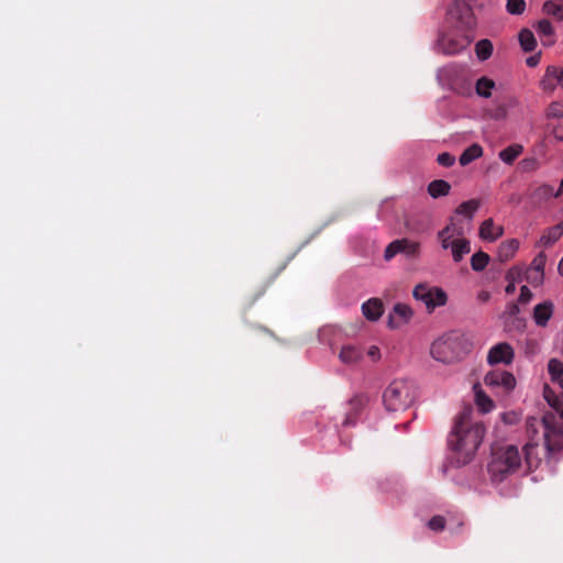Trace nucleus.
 <instances>
[{"label": "nucleus", "mask_w": 563, "mask_h": 563, "mask_svg": "<svg viewBox=\"0 0 563 563\" xmlns=\"http://www.w3.org/2000/svg\"><path fill=\"white\" fill-rule=\"evenodd\" d=\"M540 87L544 92L552 93L558 87L563 89V68L549 66L540 80Z\"/></svg>", "instance_id": "obj_12"}, {"label": "nucleus", "mask_w": 563, "mask_h": 563, "mask_svg": "<svg viewBox=\"0 0 563 563\" xmlns=\"http://www.w3.org/2000/svg\"><path fill=\"white\" fill-rule=\"evenodd\" d=\"M558 269H559V273L563 276V256H562V260L559 263Z\"/></svg>", "instance_id": "obj_49"}, {"label": "nucleus", "mask_w": 563, "mask_h": 563, "mask_svg": "<svg viewBox=\"0 0 563 563\" xmlns=\"http://www.w3.org/2000/svg\"><path fill=\"white\" fill-rule=\"evenodd\" d=\"M519 247V241L510 239L503 242L498 247V256L501 261L510 260Z\"/></svg>", "instance_id": "obj_24"}, {"label": "nucleus", "mask_w": 563, "mask_h": 563, "mask_svg": "<svg viewBox=\"0 0 563 563\" xmlns=\"http://www.w3.org/2000/svg\"><path fill=\"white\" fill-rule=\"evenodd\" d=\"M555 388H558L555 386ZM543 397L545 401L554 408L555 410L560 411L563 408V390L562 389H553L551 386L545 385L543 388Z\"/></svg>", "instance_id": "obj_23"}, {"label": "nucleus", "mask_w": 563, "mask_h": 563, "mask_svg": "<svg viewBox=\"0 0 563 563\" xmlns=\"http://www.w3.org/2000/svg\"><path fill=\"white\" fill-rule=\"evenodd\" d=\"M475 53L479 60H487L493 54V43L487 38L478 41Z\"/></svg>", "instance_id": "obj_30"}, {"label": "nucleus", "mask_w": 563, "mask_h": 563, "mask_svg": "<svg viewBox=\"0 0 563 563\" xmlns=\"http://www.w3.org/2000/svg\"><path fill=\"white\" fill-rule=\"evenodd\" d=\"M420 243L409 239H398L387 245L384 258L390 261L397 254H404L407 257L415 258L420 255Z\"/></svg>", "instance_id": "obj_9"}, {"label": "nucleus", "mask_w": 563, "mask_h": 563, "mask_svg": "<svg viewBox=\"0 0 563 563\" xmlns=\"http://www.w3.org/2000/svg\"><path fill=\"white\" fill-rule=\"evenodd\" d=\"M559 196L563 192V179L560 183V187L558 189Z\"/></svg>", "instance_id": "obj_50"}, {"label": "nucleus", "mask_w": 563, "mask_h": 563, "mask_svg": "<svg viewBox=\"0 0 563 563\" xmlns=\"http://www.w3.org/2000/svg\"><path fill=\"white\" fill-rule=\"evenodd\" d=\"M450 184L442 179L433 180L428 186V192L432 198L446 196L450 192Z\"/></svg>", "instance_id": "obj_27"}, {"label": "nucleus", "mask_w": 563, "mask_h": 563, "mask_svg": "<svg viewBox=\"0 0 563 563\" xmlns=\"http://www.w3.org/2000/svg\"><path fill=\"white\" fill-rule=\"evenodd\" d=\"M366 355L374 363L380 361V358H382L380 349L377 345L368 346V349L366 351Z\"/></svg>", "instance_id": "obj_40"}, {"label": "nucleus", "mask_w": 563, "mask_h": 563, "mask_svg": "<svg viewBox=\"0 0 563 563\" xmlns=\"http://www.w3.org/2000/svg\"><path fill=\"white\" fill-rule=\"evenodd\" d=\"M539 63V56H531L527 59V65L530 67L537 66Z\"/></svg>", "instance_id": "obj_47"}, {"label": "nucleus", "mask_w": 563, "mask_h": 563, "mask_svg": "<svg viewBox=\"0 0 563 563\" xmlns=\"http://www.w3.org/2000/svg\"><path fill=\"white\" fill-rule=\"evenodd\" d=\"M507 11L510 14H521L526 9L525 0H507Z\"/></svg>", "instance_id": "obj_35"}, {"label": "nucleus", "mask_w": 563, "mask_h": 563, "mask_svg": "<svg viewBox=\"0 0 563 563\" xmlns=\"http://www.w3.org/2000/svg\"><path fill=\"white\" fill-rule=\"evenodd\" d=\"M484 384L497 394L510 395L516 386L517 379L512 373L503 369H493L485 374Z\"/></svg>", "instance_id": "obj_8"}, {"label": "nucleus", "mask_w": 563, "mask_h": 563, "mask_svg": "<svg viewBox=\"0 0 563 563\" xmlns=\"http://www.w3.org/2000/svg\"><path fill=\"white\" fill-rule=\"evenodd\" d=\"M517 310H518L517 306H516V305H512V306H511V312H512V313H515Z\"/></svg>", "instance_id": "obj_51"}, {"label": "nucleus", "mask_w": 563, "mask_h": 563, "mask_svg": "<svg viewBox=\"0 0 563 563\" xmlns=\"http://www.w3.org/2000/svg\"><path fill=\"white\" fill-rule=\"evenodd\" d=\"M490 299V294L486 290H482L477 295V300L481 302H487Z\"/></svg>", "instance_id": "obj_45"}, {"label": "nucleus", "mask_w": 563, "mask_h": 563, "mask_svg": "<svg viewBox=\"0 0 563 563\" xmlns=\"http://www.w3.org/2000/svg\"><path fill=\"white\" fill-rule=\"evenodd\" d=\"M490 117L495 120L504 119L506 117V111L500 108L496 112L492 113Z\"/></svg>", "instance_id": "obj_46"}, {"label": "nucleus", "mask_w": 563, "mask_h": 563, "mask_svg": "<svg viewBox=\"0 0 563 563\" xmlns=\"http://www.w3.org/2000/svg\"><path fill=\"white\" fill-rule=\"evenodd\" d=\"M523 152V147L520 144H512L499 152L498 157L505 164H512L519 155Z\"/></svg>", "instance_id": "obj_25"}, {"label": "nucleus", "mask_w": 563, "mask_h": 563, "mask_svg": "<svg viewBox=\"0 0 563 563\" xmlns=\"http://www.w3.org/2000/svg\"><path fill=\"white\" fill-rule=\"evenodd\" d=\"M437 162L444 167H450L454 164L455 157L448 152L441 153L437 157Z\"/></svg>", "instance_id": "obj_39"}, {"label": "nucleus", "mask_w": 563, "mask_h": 563, "mask_svg": "<svg viewBox=\"0 0 563 563\" xmlns=\"http://www.w3.org/2000/svg\"><path fill=\"white\" fill-rule=\"evenodd\" d=\"M468 232V221L451 217L448 224L437 234L441 249L450 251L455 263H460L471 252V242L466 239Z\"/></svg>", "instance_id": "obj_3"}, {"label": "nucleus", "mask_w": 563, "mask_h": 563, "mask_svg": "<svg viewBox=\"0 0 563 563\" xmlns=\"http://www.w3.org/2000/svg\"><path fill=\"white\" fill-rule=\"evenodd\" d=\"M545 115L551 119L563 118V101H553L545 110Z\"/></svg>", "instance_id": "obj_34"}, {"label": "nucleus", "mask_w": 563, "mask_h": 563, "mask_svg": "<svg viewBox=\"0 0 563 563\" xmlns=\"http://www.w3.org/2000/svg\"><path fill=\"white\" fill-rule=\"evenodd\" d=\"M554 416L545 415L542 418H529L527 420V433L530 441L525 445L526 463L529 468H537L542 462L545 452L559 445L560 437L554 426Z\"/></svg>", "instance_id": "obj_2"}, {"label": "nucleus", "mask_w": 563, "mask_h": 563, "mask_svg": "<svg viewBox=\"0 0 563 563\" xmlns=\"http://www.w3.org/2000/svg\"><path fill=\"white\" fill-rule=\"evenodd\" d=\"M472 349L470 339L461 332L451 331L437 338L430 346V355L437 362L454 364L465 357Z\"/></svg>", "instance_id": "obj_4"}, {"label": "nucleus", "mask_w": 563, "mask_h": 563, "mask_svg": "<svg viewBox=\"0 0 563 563\" xmlns=\"http://www.w3.org/2000/svg\"><path fill=\"white\" fill-rule=\"evenodd\" d=\"M485 433V424L474 417L472 410L461 411L448 435L453 463L457 466L468 464L474 459Z\"/></svg>", "instance_id": "obj_1"}, {"label": "nucleus", "mask_w": 563, "mask_h": 563, "mask_svg": "<svg viewBox=\"0 0 563 563\" xmlns=\"http://www.w3.org/2000/svg\"><path fill=\"white\" fill-rule=\"evenodd\" d=\"M532 197L537 201H545L559 197V192L552 186L544 184L536 188Z\"/></svg>", "instance_id": "obj_29"}, {"label": "nucleus", "mask_w": 563, "mask_h": 563, "mask_svg": "<svg viewBox=\"0 0 563 563\" xmlns=\"http://www.w3.org/2000/svg\"><path fill=\"white\" fill-rule=\"evenodd\" d=\"M548 373L551 383L563 390V363L558 358H551L548 363Z\"/></svg>", "instance_id": "obj_21"}, {"label": "nucleus", "mask_w": 563, "mask_h": 563, "mask_svg": "<svg viewBox=\"0 0 563 563\" xmlns=\"http://www.w3.org/2000/svg\"><path fill=\"white\" fill-rule=\"evenodd\" d=\"M532 299V292L531 290L529 289L528 286H522L520 288V296H519V301L521 303H527L529 302L530 300Z\"/></svg>", "instance_id": "obj_43"}, {"label": "nucleus", "mask_w": 563, "mask_h": 563, "mask_svg": "<svg viewBox=\"0 0 563 563\" xmlns=\"http://www.w3.org/2000/svg\"><path fill=\"white\" fill-rule=\"evenodd\" d=\"M362 312L367 320L377 321L384 312L383 303L376 298L368 299L362 305Z\"/></svg>", "instance_id": "obj_19"}, {"label": "nucleus", "mask_w": 563, "mask_h": 563, "mask_svg": "<svg viewBox=\"0 0 563 563\" xmlns=\"http://www.w3.org/2000/svg\"><path fill=\"white\" fill-rule=\"evenodd\" d=\"M515 358V351L509 343L500 342L492 346L487 353V363L492 366L509 365Z\"/></svg>", "instance_id": "obj_10"}, {"label": "nucleus", "mask_w": 563, "mask_h": 563, "mask_svg": "<svg viewBox=\"0 0 563 563\" xmlns=\"http://www.w3.org/2000/svg\"><path fill=\"white\" fill-rule=\"evenodd\" d=\"M455 69H456L455 65H450V66L443 67V68L439 69L438 78L442 79L443 77L448 76V73L453 71Z\"/></svg>", "instance_id": "obj_44"}, {"label": "nucleus", "mask_w": 563, "mask_h": 563, "mask_svg": "<svg viewBox=\"0 0 563 563\" xmlns=\"http://www.w3.org/2000/svg\"><path fill=\"white\" fill-rule=\"evenodd\" d=\"M479 207V201L476 199H471L467 201L462 202L455 211V216L460 218L462 221H468L470 222V231L472 230V220L474 217V213Z\"/></svg>", "instance_id": "obj_17"}, {"label": "nucleus", "mask_w": 563, "mask_h": 563, "mask_svg": "<svg viewBox=\"0 0 563 563\" xmlns=\"http://www.w3.org/2000/svg\"><path fill=\"white\" fill-rule=\"evenodd\" d=\"M545 13L555 16L559 20L563 19V0L547 1L543 5Z\"/></svg>", "instance_id": "obj_32"}, {"label": "nucleus", "mask_w": 563, "mask_h": 563, "mask_svg": "<svg viewBox=\"0 0 563 563\" xmlns=\"http://www.w3.org/2000/svg\"><path fill=\"white\" fill-rule=\"evenodd\" d=\"M448 14L452 19L463 21V19L470 14V8L464 1L454 0L451 7L449 8Z\"/></svg>", "instance_id": "obj_28"}, {"label": "nucleus", "mask_w": 563, "mask_h": 563, "mask_svg": "<svg viewBox=\"0 0 563 563\" xmlns=\"http://www.w3.org/2000/svg\"><path fill=\"white\" fill-rule=\"evenodd\" d=\"M500 419L506 424H515L519 421V415L515 411H508L500 415Z\"/></svg>", "instance_id": "obj_42"}, {"label": "nucleus", "mask_w": 563, "mask_h": 563, "mask_svg": "<svg viewBox=\"0 0 563 563\" xmlns=\"http://www.w3.org/2000/svg\"><path fill=\"white\" fill-rule=\"evenodd\" d=\"M417 388L413 382L405 378L394 379L383 393V402L387 411L400 412L416 400Z\"/></svg>", "instance_id": "obj_5"}, {"label": "nucleus", "mask_w": 563, "mask_h": 563, "mask_svg": "<svg viewBox=\"0 0 563 563\" xmlns=\"http://www.w3.org/2000/svg\"><path fill=\"white\" fill-rule=\"evenodd\" d=\"M413 310L406 303H396L388 314V327L393 330L401 329L410 322Z\"/></svg>", "instance_id": "obj_11"}, {"label": "nucleus", "mask_w": 563, "mask_h": 563, "mask_svg": "<svg viewBox=\"0 0 563 563\" xmlns=\"http://www.w3.org/2000/svg\"><path fill=\"white\" fill-rule=\"evenodd\" d=\"M544 263H545V256L542 254H540L538 257H536L532 263L533 267H534V273H536L537 277L540 279L543 276Z\"/></svg>", "instance_id": "obj_38"}, {"label": "nucleus", "mask_w": 563, "mask_h": 563, "mask_svg": "<svg viewBox=\"0 0 563 563\" xmlns=\"http://www.w3.org/2000/svg\"><path fill=\"white\" fill-rule=\"evenodd\" d=\"M483 155V147L479 144H472L460 156V164L466 166Z\"/></svg>", "instance_id": "obj_26"}, {"label": "nucleus", "mask_w": 563, "mask_h": 563, "mask_svg": "<svg viewBox=\"0 0 563 563\" xmlns=\"http://www.w3.org/2000/svg\"><path fill=\"white\" fill-rule=\"evenodd\" d=\"M489 262V256L484 252L475 253L471 258V266L474 271H483Z\"/></svg>", "instance_id": "obj_33"}, {"label": "nucleus", "mask_w": 563, "mask_h": 563, "mask_svg": "<svg viewBox=\"0 0 563 563\" xmlns=\"http://www.w3.org/2000/svg\"><path fill=\"white\" fill-rule=\"evenodd\" d=\"M554 311V305L550 300H545L538 303L533 309V321L539 327H545L549 320L552 318Z\"/></svg>", "instance_id": "obj_15"}, {"label": "nucleus", "mask_w": 563, "mask_h": 563, "mask_svg": "<svg viewBox=\"0 0 563 563\" xmlns=\"http://www.w3.org/2000/svg\"><path fill=\"white\" fill-rule=\"evenodd\" d=\"M521 465V455L515 445H505L493 452V457L488 464V472L495 482H500L504 477L518 470Z\"/></svg>", "instance_id": "obj_6"}, {"label": "nucleus", "mask_w": 563, "mask_h": 563, "mask_svg": "<svg viewBox=\"0 0 563 563\" xmlns=\"http://www.w3.org/2000/svg\"><path fill=\"white\" fill-rule=\"evenodd\" d=\"M504 229L500 225H496L492 219L485 220L479 228L481 239L493 242L501 236Z\"/></svg>", "instance_id": "obj_18"}, {"label": "nucleus", "mask_w": 563, "mask_h": 563, "mask_svg": "<svg viewBox=\"0 0 563 563\" xmlns=\"http://www.w3.org/2000/svg\"><path fill=\"white\" fill-rule=\"evenodd\" d=\"M519 42L523 51L531 52L536 48L537 41L533 33L530 30H522L519 33Z\"/></svg>", "instance_id": "obj_31"}, {"label": "nucleus", "mask_w": 563, "mask_h": 563, "mask_svg": "<svg viewBox=\"0 0 563 563\" xmlns=\"http://www.w3.org/2000/svg\"><path fill=\"white\" fill-rule=\"evenodd\" d=\"M474 401L481 413H488L495 409V401L488 396L479 384L473 386Z\"/></svg>", "instance_id": "obj_16"}, {"label": "nucleus", "mask_w": 563, "mask_h": 563, "mask_svg": "<svg viewBox=\"0 0 563 563\" xmlns=\"http://www.w3.org/2000/svg\"><path fill=\"white\" fill-rule=\"evenodd\" d=\"M362 358L363 351L353 344L343 345L339 352V360L347 366L357 365Z\"/></svg>", "instance_id": "obj_14"}, {"label": "nucleus", "mask_w": 563, "mask_h": 563, "mask_svg": "<svg viewBox=\"0 0 563 563\" xmlns=\"http://www.w3.org/2000/svg\"><path fill=\"white\" fill-rule=\"evenodd\" d=\"M468 43L466 38H455L451 35H443L437 42L435 48L439 53L444 55H455L462 52Z\"/></svg>", "instance_id": "obj_13"}, {"label": "nucleus", "mask_w": 563, "mask_h": 563, "mask_svg": "<svg viewBox=\"0 0 563 563\" xmlns=\"http://www.w3.org/2000/svg\"><path fill=\"white\" fill-rule=\"evenodd\" d=\"M562 235H563V222H560V223L547 229L542 233V235L539 240V244L544 247L551 246L555 242H558Z\"/></svg>", "instance_id": "obj_22"}, {"label": "nucleus", "mask_w": 563, "mask_h": 563, "mask_svg": "<svg viewBox=\"0 0 563 563\" xmlns=\"http://www.w3.org/2000/svg\"><path fill=\"white\" fill-rule=\"evenodd\" d=\"M515 290H516V285H515V283H514V282H510V283L506 286V288H505V291H506L507 294H512Z\"/></svg>", "instance_id": "obj_48"}, {"label": "nucleus", "mask_w": 563, "mask_h": 563, "mask_svg": "<svg viewBox=\"0 0 563 563\" xmlns=\"http://www.w3.org/2000/svg\"><path fill=\"white\" fill-rule=\"evenodd\" d=\"M538 32L542 35L550 36L553 34V26L547 20L540 21L538 24Z\"/></svg>", "instance_id": "obj_41"}, {"label": "nucleus", "mask_w": 563, "mask_h": 563, "mask_svg": "<svg viewBox=\"0 0 563 563\" xmlns=\"http://www.w3.org/2000/svg\"><path fill=\"white\" fill-rule=\"evenodd\" d=\"M428 527L433 531H442L445 527V520L441 516H434L428 522Z\"/></svg>", "instance_id": "obj_37"}, {"label": "nucleus", "mask_w": 563, "mask_h": 563, "mask_svg": "<svg viewBox=\"0 0 563 563\" xmlns=\"http://www.w3.org/2000/svg\"><path fill=\"white\" fill-rule=\"evenodd\" d=\"M495 90L496 82L490 77L482 76L475 81V92L479 98H492Z\"/></svg>", "instance_id": "obj_20"}, {"label": "nucleus", "mask_w": 563, "mask_h": 563, "mask_svg": "<svg viewBox=\"0 0 563 563\" xmlns=\"http://www.w3.org/2000/svg\"><path fill=\"white\" fill-rule=\"evenodd\" d=\"M540 167V163L537 158H526L520 162V168L522 172L531 173Z\"/></svg>", "instance_id": "obj_36"}, {"label": "nucleus", "mask_w": 563, "mask_h": 563, "mask_svg": "<svg viewBox=\"0 0 563 563\" xmlns=\"http://www.w3.org/2000/svg\"><path fill=\"white\" fill-rule=\"evenodd\" d=\"M412 296L416 300L421 301L428 312H432L435 308L442 307L448 301L446 292L439 287L430 286L428 284H419L412 290Z\"/></svg>", "instance_id": "obj_7"}]
</instances>
